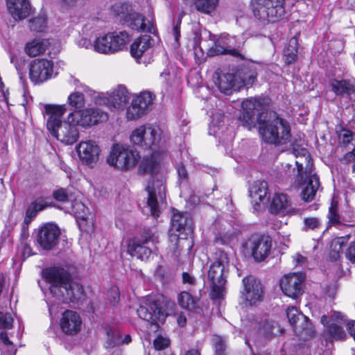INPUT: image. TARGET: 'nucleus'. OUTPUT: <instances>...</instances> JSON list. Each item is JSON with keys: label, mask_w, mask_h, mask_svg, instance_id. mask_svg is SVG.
Wrapping results in <instances>:
<instances>
[{"label": "nucleus", "mask_w": 355, "mask_h": 355, "mask_svg": "<svg viewBox=\"0 0 355 355\" xmlns=\"http://www.w3.org/2000/svg\"><path fill=\"white\" fill-rule=\"evenodd\" d=\"M239 116L241 124L248 130L259 124V131L267 143L284 144L290 141L291 134L288 123L273 111L267 110L263 100L257 98L243 101Z\"/></svg>", "instance_id": "f257e3e1"}, {"label": "nucleus", "mask_w": 355, "mask_h": 355, "mask_svg": "<svg viewBox=\"0 0 355 355\" xmlns=\"http://www.w3.org/2000/svg\"><path fill=\"white\" fill-rule=\"evenodd\" d=\"M162 157L163 155L157 152L155 149L150 155L144 156L139 164L141 171L150 174V179L146 187L147 205L151 215L155 217L159 216V204L163 202L165 199L164 177L159 173Z\"/></svg>", "instance_id": "f03ea898"}, {"label": "nucleus", "mask_w": 355, "mask_h": 355, "mask_svg": "<svg viewBox=\"0 0 355 355\" xmlns=\"http://www.w3.org/2000/svg\"><path fill=\"white\" fill-rule=\"evenodd\" d=\"M45 280L50 284L51 294L62 302H79L85 297L82 285L71 279L70 275L61 268H49L43 271Z\"/></svg>", "instance_id": "7ed1b4c3"}, {"label": "nucleus", "mask_w": 355, "mask_h": 355, "mask_svg": "<svg viewBox=\"0 0 355 355\" xmlns=\"http://www.w3.org/2000/svg\"><path fill=\"white\" fill-rule=\"evenodd\" d=\"M67 111L66 105H45L44 112L49 116L46 127L51 134L61 142L71 145L79 137L77 125L69 121V116L64 121L61 118Z\"/></svg>", "instance_id": "20e7f679"}, {"label": "nucleus", "mask_w": 355, "mask_h": 355, "mask_svg": "<svg viewBox=\"0 0 355 355\" xmlns=\"http://www.w3.org/2000/svg\"><path fill=\"white\" fill-rule=\"evenodd\" d=\"M229 266L227 254L223 251L216 252L214 261L209 266L208 270V280L211 286L210 295L212 299H219L225 296Z\"/></svg>", "instance_id": "39448f33"}, {"label": "nucleus", "mask_w": 355, "mask_h": 355, "mask_svg": "<svg viewBox=\"0 0 355 355\" xmlns=\"http://www.w3.org/2000/svg\"><path fill=\"white\" fill-rule=\"evenodd\" d=\"M286 0H252L251 7L254 17L263 21L275 22L285 14Z\"/></svg>", "instance_id": "423d86ee"}, {"label": "nucleus", "mask_w": 355, "mask_h": 355, "mask_svg": "<svg viewBox=\"0 0 355 355\" xmlns=\"http://www.w3.org/2000/svg\"><path fill=\"white\" fill-rule=\"evenodd\" d=\"M139 158V154L128 146L115 144L107 158V163L114 168L126 171L134 167Z\"/></svg>", "instance_id": "0eeeda50"}, {"label": "nucleus", "mask_w": 355, "mask_h": 355, "mask_svg": "<svg viewBox=\"0 0 355 355\" xmlns=\"http://www.w3.org/2000/svg\"><path fill=\"white\" fill-rule=\"evenodd\" d=\"M161 133L158 126L146 124L135 128L130 136V140L134 145L154 150L160 141Z\"/></svg>", "instance_id": "6e6552de"}, {"label": "nucleus", "mask_w": 355, "mask_h": 355, "mask_svg": "<svg viewBox=\"0 0 355 355\" xmlns=\"http://www.w3.org/2000/svg\"><path fill=\"white\" fill-rule=\"evenodd\" d=\"M68 116L69 122L85 128H90L107 119V114L96 107L75 110L69 113Z\"/></svg>", "instance_id": "1a4fd4ad"}, {"label": "nucleus", "mask_w": 355, "mask_h": 355, "mask_svg": "<svg viewBox=\"0 0 355 355\" xmlns=\"http://www.w3.org/2000/svg\"><path fill=\"white\" fill-rule=\"evenodd\" d=\"M113 9L120 19L131 28L151 32V26H147L144 17L135 12L129 3H117L114 5Z\"/></svg>", "instance_id": "9d476101"}, {"label": "nucleus", "mask_w": 355, "mask_h": 355, "mask_svg": "<svg viewBox=\"0 0 355 355\" xmlns=\"http://www.w3.org/2000/svg\"><path fill=\"white\" fill-rule=\"evenodd\" d=\"M320 322L326 327L324 336L327 340H341L346 337L343 329L346 320L341 313L334 312L330 317L324 315L321 317Z\"/></svg>", "instance_id": "9b49d317"}, {"label": "nucleus", "mask_w": 355, "mask_h": 355, "mask_svg": "<svg viewBox=\"0 0 355 355\" xmlns=\"http://www.w3.org/2000/svg\"><path fill=\"white\" fill-rule=\"evenodd\" d=\"M272 240L266 235H252L245 243L246 250L250 251L257 261H263L270 253Z\"/></svg>", "instance_id": "f8f14e48"}, {"label": "nucleus", "mask_w": 355, "mask_h": 355, "mask_svg": "<svg viewBox=\"0 0 355 355\" xmlns=\"http://www.w3.org/2000/svg\"><path fill=\"white\" fill-rule=\"evenodd\" d=\"M287 318L294 331L304 338L313 336L314 330L309 318L303 315L296 307H288L286 311Z\"/></svg>", "instance_id": "ddd939ff"}, {"label": "nucleus", "mask_w": 355, "mask_h": 355, "mask_svg": "<svg viewBox=\"0 0 355 355\" xmlns=\"http://www.w3.org/2000/svg\"><path fill=\"white\" fill-rule=\"evenodd\" d=\"M154 100V95L150 92H142L135 96L131 104L127 107L128 120H137L145 115L149 110Z\"/></svg>", "instance_id": "4468645a"}, {"label": "nucleus", "mask_w": 355, "mask_h": 355, "mask_svg": "<svg viewBox=\"0 0 355 355\" xmlns=\"http://www.w3.org/2000/svg\"><path fill=\"white\" fill-rule=\"evenodd\" d=\"M137 312L140 318L150 324H154L157 320H164L167 315L162 303L153 297L146 300L144 304L140 305Z\"/></svg>", "instance_id": "2eb2a0df"}, {"label": "nucleus", "mask_w": 355, "mask_h": 355, "mask_svg": "<svg viewBox=\"0 0 355 355\" xmlns=\"http://www.w3.org/2000/svg\"><path fill=\"white\" fill-rule=\"evenodd\" d=\"M304 277L301 273H291L284 275L280 281L283 293L289 297L297 299L303 293Z\"/></svg>", "instance_id": "dca6fc26"}, {"label": "nucleus", "mask_w": 355, "mask_h": 355, "mask_svg": "<svg viewBox=\"0 0 355 355\" xmlns=\"http://www.w3.org/2000/svg\"><path fill=\"white\" fill-rule=\"evenodd\" d=\"M76 150L80 160L88 166H93L98 162L101 151L96 141L94 140L80 141Z\"/></svg>", "instance_id": "f3484780"}, {"label": "nucleus", "mask_w": 355, "mask_h": 355, "mask_svg": "<svg viewBox=\"0 0 355 355\" xmlns=\"http://www.w3.org/2000/svg\"><path fill=\"white\" fill-rule=\"evenodd\" d=\"M53 64L46 59H36L30 64L29 77L35 84L42 83L49 79L53 73Z\"/></svg>", "instance_id": "a211bd4d"}, {"label": "nucleus", "mask_w": 355, "mask_h": 355, "mask_svg": "<svg viewBox=\"0 0 355 355\" xmlns=\"http://www.w3.org/2000/svg\"><path fill=\"white\" fill-rule=\"evenodd\" d=\"M60 231L58 227L47 223L41 227L37 232V241L43 250H51L56 245Z\"/></svg>", "instance_id": "6ab92c4d"}, {"label": "nucleus", "mask_w": 355, "mask_h": 355, "mask_svg": "<svg viewBox=\"0 0 355 355\" xmlns=\"http://www.w3.org/2000/svg\"><path fill=\"white\" fill-rule=\"evenodd\" d=\"M243 291L242 296L250 305L261 302L263 297V291L261 284L252 276L245 277L243 279Z\"/></svg>", "instance_id": "aec40b11"}, {"label": "nucleus", "mask_w": 355, "mask_h": 355, "mask_svg": "<svg viewBox=\"0 0 355 355\" xmlns=\"http://www.w3.org/2000/svg\"><path fill=\"white\" fill-rule=\"evenodd\" d=\"M297 181L299 184L302 185L301 196L302 200L305 202L313 200L320 187L319 178L315 173H313V169L310 170V173H307L304 171L302 180L300 179L297 174Z\"/></svg>", "instance_id": "412c9836"}, {"label": "nucleus", "mask_w": 355, "mask_h": 355, "mask_svg": "<svg viewBox=\"0 0 355 355\" xmlns=\"http://www.w3.org/2000/svg\"><path fill=\"white\" fill-rule=\"evenodd\" d=\"M82 319L80 315L72 310H66L60 318V327L67 334L74 335L81 329Z\"/></svg>", "instance_id": "4be33fe9"}, {"label": "nucleus", "mask_w": 355, "mask_h": 355, "mask_svg": "<svg viewBox=\"0 0 355 355\" xmlns=\"http://www.w3.org/2000/svg\"><path fill=\"white\" fill-rule=\"evenodd\" d=\"M292 153L297 159L295 161L298 175L301 180L304 178V171L310 173L313 169V162L308 150L305 148L298 145H294L292 148Z\"/></svg>", "instance_id": "5701e85b"}, {"label": "nucleus", "mask_w": 355, "mask_h": 355, "mask_svg": "<svg viewBox=\"0 0 355 355\" xmlns=\"http://www.w3.org/2000/svg\"><path fill=\"white\" fill-rule=\"evenodd\" d=\"M214 83L221 92L227 95L242 87V84L239 82L236 76L230 73H216L214 76Z\"/></svg>", "instance_id": "b1692460"}, {"label": "nucleus", "mask_w": 355, "mask_h": 355, "mask_svg": "<svg viewBox=\"0 0 355 355\" xmlns=\"http://www.w3.org/2000/svg\"><path fill=\"white\" fill-rule=\"evenodd\" d=\"M270 211L275 214H293L295 209L291 207V201L284 193H275L270 205Z\"/></svg>", "instance_id": "393cba45"}, {"label": "nucleus", "mask_w": 355, "mask_h": 355, "mask_svg": "<svg viewBox=\"0 0 355 355\" xmlns=\"http://www.w3.org/2000/svg\"><path fill=\"white\" fill-rule=\"evenodd\" d=\"M8 11L15 20H22L28 17L31 7L28 0H6Z\"/></svg>", "instance_id": "a878e982"}, {"label": "nucleus", "mask_w": 355, "mask_h": 355, "mask_svg": "<svg viewBox=\"0 0 355 355\" xmlns=\"http://www.w3.org/2000/svg\"><path fill=\"white\" fill-rule=\"evenodd\" d=\"M171 217L172 229L177 232H184L186 234L193 231L192 219L188 213H182L173 209Z\"/></svg>", "instance_id": "bb28decb"}, {"label": "nucleus", "mask_w": 355, "mask_h": 355, "mask_svg": "<svg viewBox=\"0 0 355 355\" xmlns=\"http://www.w3.org/2000/svg\"><path fill=\"white\" fill-rule=\"evenodd\" d=\"M151 37L148 35H142L136 39L130 46V54L138 62H141L143 55L151 46Z\"/></svg>", "instance_id": "cd10ccee"}, {"label": "nucleus", "mask_w": 355, "mask_h": 355, "mask_svg": "<svg viewBox=\"0 0 355 355\" xmlns=\"http://www.w3.org/2000/svg\"><path fill=\"white\" fill-rule=\"evenodd\" d=\"M250 196L253 203L258 205L260 202H266L268 196V184L263 180H257L253 182L249 190Z\"/></svg>", "instance_id": "c85d7f7f"}, {"label": "nucleus", "mask_w": 355, "mask_h": 355, "mask_svg": "<svg viewBox=\"0 0 355 355\" xmlns=\"http://www.w3.org/2000/svg\"><path fill=\"white\" fill-rule=\"evenodd\" d=\"M137 239L130 240L128 245V252L132 257L141 260L148 259L152 254V250Z\"/></svg>", "instance_id": "c756f323"}, {"label": "nucleus", "mask_w": 355, "mask_h": 355, "mask_svg": "<svg viewBox=\"0 0 355 355\" xmlns=\"http://www.w3.org/2000/svg\"><path fill=\"white\" fill-rule=\"evenodd\" d=\"M331 87L334 93L338 96L344 94L349 95L355 92V81L350 80H334L331 83Z\"/></svg>", "instance_id": "7c9ffc66"}, {"label": "nucleus", "mask_w": 355, "mask_h": 355, "mask_svg": "<svg viewBox=\"0 0 355 355\" xmlns=\"http://www.w3.org/2000/svg\"><path fill=\"white\" fill-rule=\"evenodd\" d=\"M49 44L48 40L35 39L26 44L25 52L30 57H36L46 51Z\"/></svg>", "instance_id": "2f4dec72"}, {"label": "nucleus", "mask_w": 355, "mask_h": 355, "mask_svg": "<svg viewBox=\"0 0 355 355\" xmlns=\"http://www.w3.org/2000/svg\"><path fill=\"white\" fill-rule=\"evenodd\" d=\"M349 236H340L333 239L330 244L329 257L332 261H337L342 256L343 248L348 243Z\"/></svg>", "instance_id": "473e14b6"}, {"label": "nucleus", "mask_w": 355, "mask_h": 355, "mask_svg": "<svg viewBox=\"0 0 355 355\" xmlns=\"http://www.w3.org/2000/svg\"><path fill=\"white\" fill-rule=\"evenodd\" d=\"M130 98L127 89L122 85L119 86L110 95L109 102L114 107L120 108L125 105Z\"/></svg>", "instance_id": "72a5a7b5"}, {"label": "nucleus", "mask_w": 355, "mask_h": 355, "mask_svg": "<svg viewBox=\"0 0 355 355\" xmlns=\"http://www.w3.org/2000/svg\"><path fill=\"white\" fill-rule=\"evenodd\" d=\"M109 37L112 53L121 50L129 41V35L125 31L110 33Z\"/></svg>", "instance_id": "f704fd0d"}, {"label": "nucleus", "mask_w": 355, "mask_h": 355, "mask_svg": "<svg viewBox=\"0 0 355 355\" xmlns=\"http://www.w3.org/2000/svg\"><path fill=\"white\" fill-rule=\"evenodd\" d=\"M298 41L296 36L291 37L284 51V59L286 64L294 62L297 57Z\"/></svg>", "instance_id": "c9c22d12"}, {"label": "nucleus", "mask_w": 355, "mask_h": 355, "mask_svg": "<svg viewBox=\"0 0 355 355\" xmlns=\"http://www.w3.org/2000/svg\"><path fill=\"white\" fill-rule=\"evenodd\" d=\"M178 300L180 306L184 309L191 311L198 307V298L187 291L181 292L178 295Z\"/></svg>", "instance_id": "e433bc0d"}, {"label": "nucleus", "mask_w": 355, "mask_h": 355, "mask_svg": "<svg viewBox=\"0 0 355 355\" xmlns=\"http://www.w3.org/2000/svg\"><path fill=\"white\" fill-rule=\"evenodd\" d=\"M109 33L99 36L94 41V51L100 53H112Z\"/></svg>", "instance_id": "4c0bfd02"}, {"label": "nucleus", "mask_w": 355, "mask_h": 355, "mask_svg": "<svg viewBox=\"0 0 355 355\" xmlns=\"http://www.w3.org/2000/svg\"><path fill=\"white\" fill-rule=\"evenodd\" d=\"M105 331L107 335V348H112L116 345H119L120 344H121L122 338L118 329L107 327L105 328Z\"/></svg>", "instance_id": "58836bf2"}, {"label": "nucleus", "mask_w": 355, "mask_h": 355, "mask_svg": "<svg viewBox=\"0 0 355 355\" xmlns=\"http://www.w3.org/2000/svg\"><path fill=\"white\" fill-rule=\"evenodd\" d=\"M197 10L210 14L216 8L219 0H193Z\"/></svg>", "instance_id": "ea45409f"}, {"label": "nucleus", "mask_w": 355, "mask_h": 355, "mask_svg": "<svg viewBox=\"0 0 355 355\" xmlns=\"http://www.w3.org/2000/svg\"><path fill=\"white\" fill-rule=\"evenodd\" d=\"M67 103L72 108L81 110L85 105V96L81 92H74L68 96Z\"/></svg>", "instance_id": "a19ab883"}, {"label": "nucleus", "mask_w": 355, "mask_h": 355, "mask_svg": "<svg viewBox=\"0 0 355 355\" xmlns=\"http://www.w3.org/2000/svg\"><path fill=\"white\" fill-rule=\"evenodd\" d=\"M48 206V204L42 198L37 199L27 209L26 216L25 218V222L28 223L27 218H31L37 214V213L40 211L43 210Z\"/></svg>", "instance_id": "79ce46f5"}, {"label": "nucleus", "mask_w": 355, "mask_h": 355, "mask_svg": "<svg viewBox=\"0 0 355 355\" xmlns=\"http://www.w3.org/2000/svg\"><path fill=\"white\" fill-rule=\"evenodd\" d=\"M72 211L78 219L86 220L88 218V208L80 201H76L73 203Z\"/></svg>", "instance_id": "37998d69"}, {"label": "nucleus", "mask_w": 355, "mask_h": 355, "mask_svg": "<svg viewBox=\"0 0 355 355\" xmlns=\"http://www.w3.org/2000/svg\"><path fill=\"white\" fill-rule=\"evenodd\" d=\"M261 331L266 336L277 335L280 332L279 327L275 322L269 320L263 322Z\"/></svg>", "instance_id": "c03bdc74"}, {"label": "nucleus", "mask_w": 355, "mask_h": 355, "mask_svg": "<svg viewBox=\"0 0 355 355\" xmlns=\"http://www.w3.org/2000/svg\"><path fill=\"white\" fill-rule=\"evenodd\" d=\"M212 343L215 348L216 352L218 355H222L226 349L225 338L218 335H214L212 337Z\"/></svg>", "instance_id": "a18cd8bd"}, {"label": "nucleus", "mask_w": 355, "mask_h": 355, "mask_svg": "<svg viewBox=\"0 0 355 355\" xmlns=\"http://www.w3.org/2000/svg\"><path fill=\"white\" fill-rule=\"evenodd\" d=\"M329 223L331 225H338L340 223V216L338 213V205L336 202H332L328 214Z\"/></svg>", "instance_id": "49530a36"}, {"label": "nucleus", "mask_w": 355, "mask_h": 355, "mask_svg": "<svg viewBox=\"0 0 355 355\" xmlns=\"http://www.w3.org/2000/svg\"><path fill=\"white\" fill-rule=\"evenodd\" d=\"M257 74L254 71H250L248 73H243V76L239 80V82L243 86H251L256 80Z\"/></svg>", "instance_id": "de8ad7c7"}, {"label": "nucleus", "mask_w": 355, "mask_h": 355, "mask_svg": "<svg viewBox=\"0 0 355 355\" xmlns=\"http://www.w3.org/2000/svg\"><path fill=\"white\" fill-rule=\"evenodd\" d=\"M13 318L9 313H3L0 311V327L10 329L12 327Z\"/></svg>", "instance_id": "09e8293b"}, {"label": "nucleus", "mask_w": 355, "mask_h": 355, "mask_svg": "<svg viewBox=\"0 0 355 355\" xmlns=\"http://www.w3.org/2000/svg\"><path fill=\"white\" fill-rule=\"evenodd\" d=\"M354 136L352 132L343 130L339 135V141L343 146H347L353 140Z\"/></svg>", "instance_id": "8fccbe9b"}, {"label": "nucleus", "mask_w": 355, "mask_h": 355, "mask_svg": "<svg viewBox=\"0 0 355 355\" xmlns=\"http://www.w3.org/2000/svg\"><path fill=\"white\" fill-rule=\"evenodd\" d=\"M155 348L157 350H162L168 347L170 345L168 338L163 336H157L153 342Z\"/></svg>", "instance_id": "3c124183"}, {"label": "nucleus", "mask_w": 355, "mask_h": 355, "mask_svg": "<svg viewBox=\"0 0 355 355\" xmlns=\"http://www.w3.org/2000/svg\"><path fill=\"white\" fill-rule=\"evenodd\" d=\"M53 198L59 202H64L68 200L69 195L67 191L64 189H59L53 191Z\"/></svg>", "instance_id": "603ef678"}, {"label": "nucleus", "mask_w": 355, "mask_h": 355, "mask_svg": "<svg viewBox=\"0 0 355 355\" xmlns=\"http://www.w3.org/2000/svg\"><path fill=\"white\" fill-rule=\"evenodd\" d=\"M305 228L315 230L320 227V221L317 218H306L304 220Z\"/></svg>", "instance_id": "864d4df0"}, {"label": "nucleus", "mask_w": 355, "mask_h": 355, "mask_svg": "<svg viewBox=\"0 0 355 355\" xmlns=\"http://www.w3.org/2000/svg\"><path fill=\"white\" fill-rule=\"evenodd\" d=\"M44 20L42 18L37 17L31 20V29L35 31H42V24H44Z\"/></svg>", "instance_id": "5fc2aeb1"}, {"label": "nucleus", "mask_w": 355, "mask_h": 355, "mask_svg": "<svg viewBox=\"0 0 355 355\" xmlns=\"http://www.w3.org/2000/svg\"><path fill=\"white\" fill-rule=\"evenodd\" d=\"M182 282L184 284H188L191 287H193L196 284V279L194 277L191 275L189 273L187 272H184L182 273Z\"/></svg>", "instance_id": "6e6d98bb"}, {"label": "nucleus", "mask_w": 355, "mask_h": 355, "mask_svg": "<svg viewBox=\"0 0 355 355\" xmlns=\"http://www.w3.org/2000/svg\"><path fill=\"white\" fill-rule=\"evenodd\" d=\"M346 257L352 263H355V241L350 243L345 253Z\"/></svg>", "instance_id": "4d7b16f0"}, {"label": "nucleus", "mask_w": 355, "mask_h": 355, "mask_svg": "<svg viewBox=\"0 0 355 355\" xmlns=\"http://www.w3.org/2000/svg\"><path fill=\"white\" fill-rule=\"evenodd\" d=\"M78 44L80 47L85 48L87 49H94V42H92L90 40L85 37H83L80 39L78 42Z\"/></svg>", "instance_id": "13d9d810"}, {"label": "nucleus", "mask_w": 355, "mask_h": 355, "mask_svg": "<svg viewBox=\"0 0 355 355\" xmlns=\"http://www.w3.org/2000/svg\"><path fill=\"white\" fill-rule=\"evenodd\" d=\"M109 297L111 303H116L119 299V292L117 288H112L109 292Z\"/></svg>", "instance_id": "bf43d9fd"}, {"label": "nucleus", "mask_w": 355, "mask_h": 355, "mask_svg": "<svg viewBox=\"0 0 355 355\" xmlns=\"http://www.w3.org/2000/svg\"><path fill=\"white\" fill-rule=\"evenodd\" d=\"M183 15H184V13L182 12V14L178 18L177 25L175 26L173 28V35H174L175 41H178V38L180 36V26L182 22V18Z\"/></svg>", "instance_id": "052dcab7"}, {"label": "nucleus", "mask_w": 355, "mask_h": 355, "mask_svg": "<svg viewBox=\"0 0 355 355\" xmlns=\"http://www.w3.org/2000/svg\"><path fill=\"white\" fill-rule=\"evenodd\" d=\"M178 173L180 178L183 180L187 179V172L184 165L180 164L178 166Z\"/></svg>", "instance_id": "680f3d73"}, {"label": "nucleus", "mask_w": 355, "mask_h": 355, "mask_svg": "<svg viewBox=\"0 0 355 355\" xmlns=\"http://www.w3.org/2000/svg\"><path fill=\"white\" fill-rule=\"evenodd\" d=\"M212 51L216 54H224L227 53V50L225 48L217 43H216L214 47L212 48Z\"/></svg>", "instance_id": "e2e57ef3"}, {"label": "nucleus", "mask_w": 355, "mask_h": 355, "mask_svg": "<svg viewBox=\"0 0 355 355\" xmlns=\"http://www.w3.org/2000/svg\"><path fill=\"white\" fill-rule=\"evenodd\" d=\"M293 259L295 261L297 264H299L301 266H304L305 264V263L306 262V258L300 254H296L293 257Z\"/></svg>", "instance_id": "0e129e2a"}, {"label": "nucleus", "mask_w": 355, "mask_h": 355, "mask_svg": "<svg viewBox=\"0 0 355 355\" xmlns=\"http://www.w3.org/2000/svg\"><path fill=\"white\" fill-rule=\"evenodd\" d=\"M0 340L6 345H12V342L10 341L8 334L6 331H2L0 334Z\"/></svg>", "instance_id": "69168bd1"}, {"label": "nucleus", "mask_w": 355, "mask_h": 355, "mask_svg": "<svg viewBox=\"0 0 355 355\" xmlns=\"http://www.w3.org/2000/svg\"><path fill=\"white\" fill-rule=\"evenodd\" d=\"M343 162L346 163L352 162L355 161V154L353 153L352 150L346 153L343 158Z\"/></svg>", "instance_id": "338daca9"}, {"label": "nucleus", "mask_w": 355, "mask_h": 355, "mask_svg": "<svg viewBox=\"0 0 355 355\" xmlns=\"http://www.w3.org/2000/svg\"><path fill=\"white\" fill-rule=\"evenodd\" d=\"M177 322L180 327L185 326L187 323V318L183 313H180L177 316Z\"/></svg>", "instance_id": "774afa93"}]
</instances>
